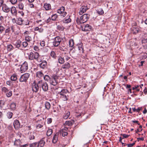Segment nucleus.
Returning a JSON list of instances; mask_svg holds the SVG:
<instances>
[{
  "mask_svg": "<svg viewBox=\"0 0 147 147\" xmlns=\"http://www.w3.org/2000/svg\"><path fill=\"white\" fill-rule=\"evenodd\" d=\"M58 60L59 63L61 64H63L65 61L64 58L62 57L61 56H59L58 57Z\"/></svg>",
  "mask_w": 147,
  "mask_h": 147,
  "instance_id": "24",
  "label": "nucleus"
},
{
  "mask_svg": "<svg viewBox=\"0 0 147 147\" xmlns=\"http://www.w3.org/2000/svg\"><path fill=\"white\" fill-rule=\"evenodd\" d=\"M5 34L7 33L10 32V28H8L6 29H5Z\"/></svg>",
  "mask_w": 147,
  "mask_h": 147,
  "instance_id": "58",
  "label": "nucleus"
},
{
  "mask_svg": "<svg viewBox=\"0 0 147 147\" xmlns=\"http://www.w3.org/2000/svg\"><path fill=\"white\" fill-rule=\"evenodd\" d=\"M7 50L9 51H11L13 49V47L11 44H9L7 46Z\"/></svg>",
  "mask_w": 147,
  "mask_h": 147,
  "instance_id": "43",
  "label": "nucleus"
},
{
  "mask_svg": "<svg viewBox=\"0 0 147 147\" xmlns=\"http://www.w3.org/2000/svg\"><path fill=\"white\" fill-rule=\"evenodd\" d=\"M36 76L38 78H41L44 75L41 71H38L36 73Z\"/></svg>",
  "mask_w": 147,
  "mask_h": 147,
  "instance_id": "26",
  "label": "nucleus"
},
{
  "mask_svg": "<svg viewBox=\"0 0 147 147\" xmlns=\"http://www.w3.org/2000/svg\"><path fill=\"white\" fill-rule=\"evenodd\" d=\"M53 130L52 129H49L47 132L46 135L47 136H49L52 134Z\"/></svg>",
  "mask_w": 147,
  "mask_h": 147,
  "instance_id": "33",
  "label": "nucleus"
},
{
  "mask_svg": "<svg viewBox=\"0 0 147 147\" xmlns=\"http://www.w3.org/2000/svg\"><path fill=\"white\" fill-rule=\"evenodd\" d=\"M21 41L20 40H18L17 41L15 45L17 48H19L21 47Z\"/></svg>",
  "mask_w": 147,
  "mask_h": 147,
  "instance_id": "28",
  "label": "nucleus"
},
{
  "mask_svg": "<svg viewBox=\"0 0 147 147\" xmlns=\"http://www.w3.org/2000/svg\"><path fill=\"white\" fill-rule=\"evenodd\" d=\"M138 30L137 28H134L132 30V32L134 34H136V33H138Z\"/></svg>",
  "mask_w": 147,
  "mask_h": 147,
  "instance_id": "51",
  "label": "nucleus"
},
{
  "mask_svg": "<svg viewBox=\"0 0 147 147\" xmlns=\"http://www.w3.org/2000/svg\"><path fill=\"white\" fill-rule=\"evenodd\" d=\"M11 80L12 81H16L17 80V75L16 74H13L11 77Z\"/></svg>",
  "mask_w": 147,
  "mask_h": 147,
  "instance_id": "29",
  "label": "nucleus"
},
{
  "mask_svg": "<svg viewBox=\"0 0 147 147\" xmlns=\"http://www.w3.org/2000/svg\"><path fill=\"white\" fill-rule=\"evenodd\" d=\"M88 9L87 6H82L80 8L79 12V15H81L86 12Z\"/></svg>",
  "mask_w": 147,
  "mask_h": 147,
  "instance_id": "13",
  "label": "nucleus"
},
{
  "mask_svg": "<svg viewBox=\"0 0 147 147\" xmlns=\"http://www.w3.org/2000/svg\"><path fill=\"white\" fill-rule=\"evenodd\" d=\"M44 7L46 10H49L51 9V5L49 3H45Z\"/></svg>",
  "mask_w": 147,
  "mask_h": 147,
  "instance_id": "22",
  "label": "nucleus"
},
{
  "mask_svg": "<svg viewBox=\"0 0 147 147\" xmlns=\"http://www.w3.org/2000/svg\"><path fill=\"white\" fill-rule=\"evenodd\" d=\"M121 135L123 136V137L124 138H127L129 136L128 135H126L125 134H121Z\"/></svg>",
  "mask_w": 147,
  "mask_h": 147,
  "instance_id": "62",
  "label": "nucleus"
},
{
  "mask_svg": "<svg viewBox=\"0 0 147 147\" xmlns=\"http://www.w3.org/2000/svg\"><path fill=\"white\" fill-rule=\"evenodd\" d=\"M90 17V15L88 14H84L81 16L80 18H78L76 19V22L78 24L84 23L86 22Z\"/></svg>",
  "mask_w": 147,
  "mask_h": 147,
  "instance_id": "2",
  "label": "nucleus"
},
{
  "mask_svg": "<svg viewBox=\"0 0 147 147\" xmlns=\"http://www.w3.org/2000/svg\"><path fill=\"white\" fill-rule=\"evenodd\" d=\"M48 140L47 138L44 137L41 139L40 140L38 144H37L38 147H43L45 143V141L47 142Z\"/></svg>",
  "mask_w": 147,
  "mask_h": 147,
  "instance_id": "8",
  "label": "nucleus"
},
{
  "mask_svg": "<svg viewBox=\"0 0 147 147\" xmlns=\"http://www.w3.org/2000/svg\"><path fill=\"white\" fill-rule=\"evenodd\" d=\"M142 43H146L147 42V38H145L142 40Z\"/></svg>",
  "mask_w": 147,
  "mask_h": 147,
  "instance_id": "56",
  "label": "nucleus"
},
{
  "mask_svg": "<svg viewBox=\"0 0 147 147\" xmlns=\"http://www.w3.org/2000/svg\"><path fill=\"white\" fill-rule=\"evenodd\" d=\"M20 68V71L21 73L25 72L28 68V64L25 61L22 65H21Z\"/></svg>",
  "mask_w": 147,
  "mask_h": 147,
  "instance_id": "10",
  "label": "nucleus"
},
{
  "mask_svg": "<svg viewBox=\"0 0 147 147\" xmlns=\"http://www.w3.org/2000/svg\"><path fill=\"white\" fill-rule=\"evenodd\" d=\"M53 45L54 46L57 47L60 44L62 39L60 37L57 36L54 39H53Z\"/></svg>",
  "mask_w": 147,
  "mask_h": 147,
  "instance_id": "6",
  "label": "nucleus"
},
{
  "mask_svg": "<svg viewBox=\"0 0 147 147\" xmlns=\"http://www.w3.org/2000/svg\"><path fill=\"white\" fill-rule=\"evenodd\" d=\"M52 119L51 118H48L47 119V123L48 124H50L52 122Z\"/></svg>",
  "mask_w": 147,
  "mask_h": 147,
  "instance_id": "60",
  "label": "nucleus"
},
{
  "mask_svg": "<svg viewBox=\"0 0 147 147\" xmlns=\"http://www.w3.org/2000/svg\"><path fill=\"white\" fill-rule=\"evenodd\" d=\"M5 101L4 100H0V107L3 108L5 103Z\"/></svg>",
  "mask_w": 147,
  "mask_h": 147,
  "instance_id": "40",
  "label": "nucleus"
},
{
  "mask_svg": "<svg viewBox=\"0 0 147 147\" xmlns=\"http://www.w3.org/2000/svg\"><path fill=\"white\" fill-rule=\"evenodd\" d=\"M45 108L47 110H49L51 107V105L49 102H46L45 103Z\"/></svg>",
  "mask_w": 147,
  "mask_h": 147,
  "instance_id": "32",
  "label": "nucleus"
},
{
  "mask_svg": "<svg viewBox=\"0 0 147 147\" xmlns=\"http://www.w3.org/2000/svg\"><path fill=\"white\" fill-rule=\"evenodd\" d=\"M96 12L100 15H102L104 13V11L102 9H99L96 11Z\"/></svg>",
  "mask_w": 147,
  "mask_h": 147,
  "instance_id": "35",
  "label": "nucleus"
},
{
  "mask_svg": "<svg viewBox=\"0 0 147 147\" xmlns=\"http://www.w3.org/2000/svg\"><path fill=\"white\" fill-rule=\"evenodd\" d=\"M11 14L14 16H16L17 13V11L16 7H12L11 9Z\"/></svg>",
  "mask_w": 147,
  "mask_h": 147,
  "instance_id": "21",
  "label": "nucleus"
},
{
  "mask_svg": "<svg viewBox=\"0 0 147 147\" xmlns=\"http://www.w3.org/2000/svg\"><path fill=\"white\" fill-rule=\"evenodd\" d=\"M81 28L82 31L86 32L90 30L92 26L88 24H83L81 26Z\"/></svg>",
  "mask_w": 147,
  "mask_h": 147,
  "instance_id": "9",
  "label": "nucleus"
},
{
  "mask_svg": "<svg viewBox=\"0 0 147 147\" xmlns=\"http://www.w3.org/2000/svg\"><path fill=\"white\" fill-rule=\"evenodd\" d=\"M28 43L26 41L22 43V47L25 48L27 47L28 45Z\"/></svg>",
  "mask_w": 147,
  "mask_h": 147,
  "instance_id": "50",
  "label": "nucleus"
},
{
  "mask_svg": "<svg viewBox=\"0 0 147 147\" xmlns=\"http://www.w3.org/2000/svg\"><path fill=\"white\" fill-rule=\"evenodd\" d=\"M69 93V91L66 89H63L59 93L60 95V98L64 101H67L68 100V96L67 93Z\"/></svg>",
  "mask_w": 147,
  "mask_h": 147,
  "instance_id": "3",
  "label": "nucleus"
},
{
  "mask_svg": "<svg viewBox=\"0 0 147 147\" xmlns=\"http://www.w3.org/2000/svg\"><path fill=\"white\" fill-rule=\"evenodd\" d=\"M42 126H43V125H42L40 124H37L36 125V128H40Z\"/></svg>",
  "mask_w": 147,
  "mask_h": 147,
  "instance_id": "59",
  "label": "nucleus"
},
{
  "mask_svg": "<svg viewBox=\"0 0 147 147\" xmlns=\"http://www.w3.org/2000/svg\"><path fill=\"white\" fill-rule=\"evenodd\" d=\"M21 137V136L19 135H17V138H18L17 140H16L14 141V145L16 147H19L21 145V141L20 139H19V138Z\"/></svg>",
  "mask_w": 147,
  "mask_h": 147,
  "instance_id": "12",
  "label": "nucleus"
},
{
  "mask_svg": "<svg viewBox=\"0 0 147 147\" xmlns=\"http://www.w3.org/2000/svg\"><path fill=\"white\" fill-rule=\"evenodd\" d=\"M39 85H40V88H41L44 91L46 92L48 90V86L46 82L43 81L42 80H40Z\"/></svg>",
  "mask_w": 147,
  "mask_h": 147,
  "instance_id": "5",
  "label": "nucleus"
},
{
  "mask_svg": "<svg viewBox=\"0 0 147 147\" xmlns=\"http://www.w3.org/2000/svg\"><path fill=\"white\" fill-rule=\"evenodd\" d=\"M5 30V28L3 26H0V34L2 33Z\"/></svg>",
  "mask_w": 147,
  "mask_h": 147,
  "instance_id": "46",
  "label": "nucleus"
},
{
  "mask_svg": "<svg viewBox=\"0 0 147 147\" xmlns=\"http://www.w3.org/2000/svg\"><path fill=\"white\" fill-rule=\"evenodd\" d=\"M140 86L137 85V86H135V88H136V90L137 91H139L140 90V89L138 88Z\"/></svg>",
  "mask_w": 147,
  "mask_h": 147,
  "instance_id": "61",
  "label": "nucleus"
},
{
  "mask_svg": "<svg viewBox=\"0 0 147 147\" xmlns=\"http://www.w3.org/2000/svg\"><path fill=\"white\" fill-rule=\"evenodd\" d=\"M51 19L50 17H49L47 20H45L46 22L47 23H48L51 21Z\"/></svg>",
  "mask_w": 147,
  "mask_h": 147,
  "instance_id": "64",
  "label": "nucleus"
},
{
  "mask_svg": "<svg viewBox=\"0 0 147 147\" xmlns=\"http://www.w3.org/2000/svg\"><path fill=\"white\" fill-rule=\"evenodd\" d=\"M49 82L51 84L53 85L54 86L56 85L58 83V82L57 81L56 79L54 77L51 78Z\"/></svg>",
  "mask_w": 147,
  "mask_h": 147,
  "instance_id": "15",
  "label": "nucleus"
},
{
  "mask_svg": "<svg viewBox=\"0 0 147 147\" xmlns=\"http://www.w3.org/2000/svg\"><path fill=\"white\" fill-rule=\"evenodd\" d=\"M135 144V142H134L132 144H126V145H127L128 147H131L133 146Z\"/></svg>",
  "mask_w": 147,
  "mask_h": 147,
  "instance_id": "55",
  "label": "nucleus"
},
{
  "mask_svg": "<svg viewBox=\"0 0 147 147\" xmlns=\"http://www.w3.org/2000/svg\"><path fill=\"white\" fill-rule=\"evenodd\" d=\"M58 17V15L56 14H54L51 17V20L53 21H55Z\"/></svg>",
  "mask_w": 147,
  "mask_h": 147,
  "instance_id": "38",
  "label": "nucleus"
},
{
  "mask_svg": "<svg viewBox=\"0 0 147 147\" xmlns=\"http://www.w3.org/2000/svg\"><path fill=\"white\" fill-rule=\"evenodd\" d=\"M28 137L30 140L34 139V136L33 135V134L31 132H29L28 133Z\"/></svg>",
  "mask_w": 147,
  "mask_h": 147,
  "instance_id": "27",
  "label": "nucleus"
},
{
  "mask_svg": "<svg viewBox=\"0 0 147 147\" xmlns=\"http://www.w3.org/2000/svg\"><path fill=\"white\" fill-rule=\"evenodd\" d=\"M13 124L14 127L16 129H17L20 127V124L18 120H15L14 121Z\"/></svg>",
  "mask_w": 147,
  "mask_h": 147,
  "instance_id": "16",
  "label": "nucleus"
},
{
  "mask_svg": "<svg viewBox=\"0 0 147 147\" xmlns=\"http://www.w3.org/2000/svg\"><path fill=\"white\" fill-rule=\"evenodd\" d=\"M30 74L29 73H25L22 75L20 78V82H26L30 77Z\"/></svg>",
  "mask_w": 147,
  "mask_h": 147,
  "instance_id": "7",
  "label": "nucleus"
},
{
  "mask_svg": "<svg viewBox=\"0 0 147 147\" xmlns=\"http://www.w3.org/2000/svg\"><path fill=\"white\" fill-rule=\"evenodd\" d=\"M18 0H10V1L12 4H16Z\"/></svg>",
  "mask_w": 147,
  "mask_h": 147,
  "instance_id": "53",
  "label": "nucleus"
},
{
  "mask_svg": "<svg viewBox=\"0 0 147 147\" xmlns=\"http://www.w3.org/2000/svg\"><path fill=\"white\" fill-rule=\"evenodd\" d=\"M51 55L53 58H55L56 57V54L54 51H52L51 53Z\"/></svg>",
  "mask_w": 147,
  "mask_h": 147,
  "instance_id": "52",
  "label": "nucleus"
},
{
  "mask_svg": "<svg viewBox=\"0 0 147 147\" xmlns=\"http://www.w3.org/2000/svg\"><path fill=\"white\" fill-rule=\"evenodd\" d=\"M18 8L21 10H23L24 7V5L23 4V3L21 2H20L18 4Z\"/></svg>",
  "mask_w": 147,
  "mask_h": 147,
  "instance_id": "37",
  "label": "nucleus"
},
{
  "mask_svg": "<svg viewBox=\"0 0 147 147\" xmlns=\"http://www.w3.org/2000/svg\"><path fill=\"white\" fill-rule=\"evenodd\" d=\"M25 39L26 41V42H30L32 40V37L28 36H25Z\"/></svg>",
  "mask_w": 147,
  "mask_h": 147,
  "instance_id": "30",
  "label": "nucleus"
},
{
  "mask_svg": "<svg viewBox=\"0 0 147 147\" xmlns=\"http://www.w3.org/2000/svg\"><path fill=\"white\" fill-rule=\"evenodd\" d=\"M51 78H50L49 76L47 75H46L44 77V80L47 81H49Z\"/></svg>",
  "mask_w": 147,
  "mask_h": 147,
  "instance_id": "42",
  "label": "nucleus"
},
{
  "mask_svg": "<svg viewBox=\"0 0 147 147\" xmlns=\"http://www.w3.org/2000/svg\"><path fill=\"white\" fill-rule=\"evenodd\" d=\"M39 64V66L41 68L44 69L46 68L47 65V61L45 60H43Z\"/></svg>",
  "mask_w": 147,
  "mask_h": 147,
  "instance_id": "14",
  "label": "nucleus"
},
{
  "mask_svg": "<svg viewBox=\"0 0 147 147\" xmlns=\"http://www.w3.org/2000/svg\"><path fill=\"white\" fill-rule=\"evenodd\" d=\"M40 82V80L38 81L37 83H36L34 81L32 84L31 87L33 92H37L38 91L40 88V85H39Z\"/></svg>",
  "mask_w": 147,
  "mask_h": 147,
  "instance_id": "4",
  "label": "nucleus"
},
{
  "mask_svg": "<svg viewBox=\"0 0 147 147\" xmlns=\"http://www.w3.org/2000/svg\"><path fill=\"white\" fill-rule=\"evenodd\" d=\"M63 22L64 23H68L71 22V19L70 16L65 17L63 20Z\"/></svg>",
  "mask_w": 147,
  "mask_h": 147,
  "instance_id": "17",
  "label": "nucleus"
},
{
  "mask_svg": "<svg viewBox=\"0 0 147 147\" xmlns=\"http://www.w3.org/2000/svg\"><path fill=\"white\" fill-rule=\"evenodd\" d=\"M132 122L134 123H137L138 125H140V124L138 123V121H132Z\"/></svg>",
  "mask_w": 147,
  "mask_h": 147,
  "instance_id": "63",
  "label": "nucleus"
},
{
  "mask_svg": "<svg viewBox=\"0 0 147 147\" xmlns=\"http://www.w3.org/2000/svg\"><path fill=\"white\" fill-rule=\"evenodd\" d=\"M74 121L73 120H71L70 121H66L64 125L69 126H71L74 123Z\"/></svg>",
  "mask_w": 147,
  "mask_h": 147,
  "instance_id": "20",
  "label": "nucleus"
},
{
  "mask_svg": "<svg viewBox=\"0 0 147 147\" xmlns=\"http://www.w3.org/2000/svg\"><path fill=\"white\" fill-rule=\"evenodd\" d=\"M2 92L3 93H4L5 94H6L7 92H8L9 90L8 89L6 88L5 87H3L2 88Z\"/></svg>",
  "mask_w": 147,
  "mask_h": 147,
  "instance_id": "36",
  "label": "nucleus"
},
{
  "mask_svg": "<svg viewBox=\"0 0 147 147\" xmlns=\"http://www.w3.org/2000/svg\"><path fill=\"white\" fill-rule=\"evenodd\" d=\"M74 44V41L73 39H71L69 41V45L70 47H72Z\"/></svg>",
  "mask_w": 147,
  "mask_h": 147,
  "instance_id": "34",
  "label": "nucleus"
},
{
  "mask_svg": "<svg viewBox=\"0 0 147 147\" xmlns=\"http://www.w3.org/2000/svg\"><path fill=\"white\" fill-rule=\"evenodd\" d=\"M40 45L42 47H44L45 46V42L42 41L40 42Z\"/></svg>",
  "mask_w": 147,
  "mask_h": 147,
  "instance_id": "57",
  "label": "nucleus"
},
{
  "mask_svg": "<svg viewBox=\"0 0 147 147\" xmlns=\"http://www.w3.org/2000/svg\"><path fill=\"white\" fill-rule=\"evenodd\" d=\"M2 9L4 12H8L10 10V9L5 4L3 5Z\"/></svg>",
  "mask_w": 147,
  "mask_h": 147,
  "instance_id": "18",
  "label": "nucleus"
},
{
  "mask_svg": "<svg viewBox=\"0 0 147 147\" xmlns=\"http://www.w3.org/2000/svg\"><path fill=\"white\" fill-rule=\"evenodd\" d=\"M65 10V7L63 6H62L58 9L57 12L59 13L62 14L61 16L64 17L66 16L67 13L66 12H64Z\"/></svg>",
  "mask_w": 147,
  "mask_h": 147,
  "instance_id": "11",
  "label": "nucleus"
},
{
  "mask_svg": "<svg viewBox=\"0 0 147 147\" xmlns=\"http://www.w3.org/2000/svg\"><path fill=\"white\" fill-rule=\"evenodd\" d=\"M34 49L36 51H38L39 49L37 46H35L33 47Z\"/></svg>",
  "mask_w": 147,
  "mask_h": 147,
  "instance_id": "54",
  "label": "nucleus"
},
{
  "mask_svg": "<svg viewBox=\"0 0 147 147\" xmlns=\"http://www.w3.org/2000/svg\"><path fill=\"white\" fill-rule=\"evenodd\" d=\"M70 115V112L68 111H65L64 115L63 118L65 119H67Z\"/></svg>",
  "mask_w": 147,
  "mask_h": 147,
  "instance_id": "19",
  "label": "nucleus"
},
{
  "mask_svg": "<svg viewBox=\"0 0 147 147\" xmlns=\"http://www.w3.org/2000/svg\"><path fill=\"white\" fill-rule=\"evenodd\" d=\"M61 134H62V136L63 137H64L65 136H67L68 134L67 132L66 131H63L62 129L61 131Z\"/></svg>",
  "mask_w": 147,
  "mask_h": 147,
  "instance_id": "48",
  "label": "nucleus"
},
{
  "mask_svg": "<svg viewBox=\"0 0 147 147\" xmlns=\"http://www.w3.org/2000/svg\"><path fill=\"white\" fill-rule=\"evenodd\" d=\"M58 134L56 133L54 135L52 140V142L54 144L56 143L58 140Z\"/></svg>",
  "mask_w": 147,
  "mask_h": 147,
  "instance_id": "23",
  "label": "nucleus"
},
{
  "mask_svg": "<svg viewBox=\"0 0 147 147\" xmlns=\"http://www.w3.org/2000/svg\"><path fill=\"white\" fill-rule=\"evenodd\" d=\"M10 106L12 109H14L16 108V105L15 103H12L11 104Z\"/></svg>",
  "mask_w": 147,
  "mask_h": 147,
  "instance_id": "44",
  "label": "nucleus"
},
{
  "mask_svg": "<svg viewBox=\"0 0 147 147\" xmlns=\"http://www.w3.org/2000/svg\"><path fill=\"white\" fill-rule=\"evenodd\" d=\"M37 142H34L30 144H29L30 147H36V146L38 145Z\"/></svg>",
  "mask_w": 147,
  "mask_h": 147,
  "instance_id": "45",
  "label": "nucleus"
},
{
  "mask_svg": "<svg viewBox=\"0 0 147 147\" xmlns=\"http://www.w3.org/2000/svg\"><path fill=\"white\" fill-rule=\"evenodd\" d=\"M23 20L21 18H19L17 20L16 23L18 25H21L22 24Z\"/></svg>",
  "mask_w": 147,
  "mask_h": 147,
  "instance_id": "31",
  "label": "nucleus"
},
{
  "mask_svg": "<svg viewBox=\"0 0 147 147\" xmlns=\"http://www.w3.org/2000/svg\"><path fill=\"white\" fill-rule=\"evenodd\" d=\"M8 117L10 119L12 118L13 116V113L11 112H8L7 113Z\"/></svg>",
  "mask_w": 147,
  "mask_h": 147,
  "instance_id": "47",
  "label": "nucleus"
},
{
  "mask_svg": "<svg viewBox=\"0 0 147 147\" xmlns=\"http://www.w3.org/2000/svg\"><path fill=\"white\" fill-rule=\"evenodd\" d=\"M28 59L30 61L35 60L38 62H40L42 60V58L38 52H31L28 54Z\"/></svg>",
  "mask_w": 147,
  "mask_h": 147,
  "instance_id": "1",
  "label": "nucleus"
},
{
  "mask_svg": "<svg viewBox=\"0 0 147 147\" xmlns=\"http://www.w3.org/2000/svg\"><path fill=\"white\" fill-rule=\"evenodd\" d=\"M65 28L61 25H58L57 26V29L58 30L63 31L64 29Z\"/></svg>",
  "mask_w": 147,
  "mask_h": 147,
  "instance_id": "39",
  "label": "nucleus"
},
{
  "mask_svg": "<svg viewBox=\"0 0 147 147\" xmlns=\"http://www.w3.org/2000/svg\"><path fill=\"white\" fill-rule=\"evenodd\" d=\"M79 50L80 51H82V53L84 52V48L83 46L82 45H80L78 47Z\"/></svg>",
  "mask_w": 147,
  "mask_h": 147,
  "instance_id": "41",
  "label": "nucleus"
},
{
  "mask_svg": "<svg viewBox=\"0 0 147 147\" xmlns=\"http://www.w3.org/2000/svg\"><path fill=\"white\" fill-rule=\"evenodd\" d=\"M6 94L7 96L8 97H9L12 96V91H9L8 92H7V93H6Z\"/></svg>",
  "mask_w": 147,
  "mask_h": 147,
  "instance_id": "49",
  "label": "nucleus"
},
{
  "mask_svg": "<svg viewBox=\"0 0 147 147\" xmlns=\"http://www.w3.org/2000/svg\"><path fill=\"white\" fill-rule=\"evenodd\" d=\"M70 67V65L67 62L62 66V68L65 69H69Z\"/></svg>",
  "mask_w": 147,
  "mask_h": 147,
  "instance_id": "25",
  "label": "nucleus"
}]
</instances>
